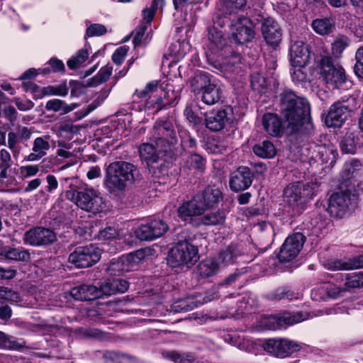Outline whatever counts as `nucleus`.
I'll return each mask as SVG.
<instances>
[{"mask_svg":"<svg viewBox=\"0 0 363 363\" xmlns=\"http://www.w3.org/2000/svg\"><path fill=\"white\" fill-rule=\"evenodd\" d=\"M169 229L168 225L162 220L152 219L141 224L135 234L140 240H152L162 236Z\"/></svg>","mask_w":363,"mask_h":363,"instance_id":"15","label":"nucleus"},{"mask_svg":"<svg viewBox=\"0 0 363 363\" xmlns=\"http://www.w3.org/2000/svg\"><path fill=\"white\" fill-rule=\"evenodd\" d=\"M348 44V39L345 36L342 35L337 38L332 43L331 49L333 56L335 57H339Z\"/></svg>","mask_w":363,"mask_h":363,"instance_id":"52","label":"nucleus"},{"mask_svg":"<svg viewBox=\"0 0 363 363\" xmlns=\"http://www.w3.org/2000/svg\"><path fill=\"white\" fill-rule=\"evenodd\" d=\"M225 215L223 211L210 212L201 218V223L205 225H218L224 223Z\"/></svg>","mask_w":363,"mask_h":363,"instance_id":"45","label":"nucleus"},{"mask_svg":"<svg viewBox=\"0 0 363 363\" xmlns=\"http://www.w3.org/2000/svg\"><path fill=\"white\" fill-rule=\"evenodd\" d=\"M65 197L78 208L93 214L99 213L106 208L104 199L93 188L69 189L65 191Z\"/></svg>","mask_w":363,"mask_h":363,"instance_id":"5","label":"nucleus"},{"mask_svg":"<svg viewBox=\"0 0 363 363\" xmlns=\"http://www.w3.org/2000/svg\"><path fill=\"white\" fill-rule=\"evenodd\" d=\"M334 22L328 18H317L312 22V28L319 35H328L333 32Z\"/></svg>","mask_w":363,"mask_h":363,"instance_id":"40","label":"nucleus"},{"mask_svg":"<svg viewBox=\"0 0 363 363\" xmlns=\"http://www.w3.org/2000/svg\"><path fill=\"white\" fill-rule=\"evenodd\" d=\"M204 302V299L199 298L198 296H189L174 302L172 305V310L175 313L187 312Z\"/></svg>","mask_w":363,"mask_h":363,"instance_id":"29","label":"nucleus"},{"mask_svg":"<svg viewBox=\"0 0 363 363\" xmlns=\"http://www.w3.org/2000/svg\"><path fill=\"white\" fill-rule=\"evenodd\" d=\"M355 59L354 72L358 77L363 79V47L357 50Z\"/></svg>","mask_w":363,"mask_h":363,"instance_id":"57","label":"nucleus"},{"mask_svg":"<svg viewBox=\"0 0 363 363\" xmlns=\"http://www.w3.org/2000/svg\"><path fill=\"white\" fill-rule=\"evenodd\" d=\"M69 89L66 83L55 86H48L44 88L43 92L45 95H57L65 96L68 94Z\"/></svg>","mask_w":363,"mask_h":363,"instance_id":"53","label":"nucleus"},{"mask_svg":"<svg viewBox=\"0 0 363 363\" xmlns=\"http://www.w3.org/2000/svg\"><path fill=\"white\" fill-rule=\"evenodd\" d=\"M250 85L253 90L259 93L263 92L268 86V82L260 72H254L251 75Z\"/></svg>","mask_w":363,"mask_h":363,"instance_id":"47","label":"nucleus"},{"mask_svg":"<svg viewBox=\"0 0 363 363\" xmlns=\"http://www.w3.org/2000/svg\"><path fill=\"white\" fill-rule=\"evenodd\" d=\"M220 267V264L216 259H206L197 265V274L202 279L211 277L218 272Z\"/></svg>","mask_w":363,"mask_h":363,"instance_id":"33","label":"nucleus"},{"mask_svg":"<svg viewBox=\"0 0 363 363\" xmlns=\"http://www.w3.org/2000/svg\"><path fill=\"white\" fill-rule=\"evenodd\" d=\"M140 179L141 175L135 165L125 161H116L107 167L104 185L110 193L118 194Z\"/></svg>","mask_w":363,"mask_h":363,"instance_id":"2","label":"nucleus"},{"mask_svg":"<svg viewBox=\"0 0 363 363\" xmlns=\"http://www.w3.org/2000/svg\"><path fill=\"white\" fill-rule=\"evenodd\" d=\"M347 291V288L344 286H337L333 284H329L326 287V293L328 296L333 298H337L342 295L344 292Z\"/></svg>","mask_w":363,"mask_h":363,"instance_id":"62","label":"nucleus"},{"mask_svg":"<svg viewBox=\"0 0 363 363\" xmlns=\"http://www.w3.org/2000/svg\"><path fill=\"white\" fill-rule=\"evenodd\" d=\"M113 67L111 65L102 67L96 75L86 80V85L96 86L106 82L112 74Z\"/></svg>","mask_w":363,"mask_h":363,"instance_id":"43","label":"nucleus"},{"mask_svg":"<svg viewBox=\"0 0 363 363\" xmlns=\"http://www.w3.org/2000/svg\"><path fill=\"white\" fill-rule=\"evenodd\" d=\"M196 196L205 211L217 206L223 200V194L216 185L206 186Z\"/></svg>","mask_w":363,"mask_h":363,"instance_id":"20","label":"nucleus"},{"mask_svg":"<svg viewBox=\"0 0 363 363\" xmlns=\"http://www.w3.org/2000/svg\"><path fill=\"white\" fill-rule=\"evenodd\" d=\"M13 164L10 152L6 149L0 150V182L4 181L9 177V171Z\"/></svg>","mask_w":363,"mask_h":363,"instance_id":"39","label":"nucleus"},{"mask_svg":"<svg viewBox=\"0 0 363 363\" xmlns=\"http://www.w3.org/2000/svg\"><path fill=\"white\" fill-rule=\"evenodd\" d=\"M209 43L206 51V57L209 65L218 71L225 70L228 67L235 63V60H239V56L232 55L229 58L224 56L230 53V49L226 47L227 40L223 38L221 32L212 29L208 33Z\"/></svg>","mask_w":363,"mask_h":363,"instance_id":"3","label":"nucleus"},{"mask_svg":"<svg viewBox=\"0 0 363 363\" xmlns=\"http://www.w3.org/2000/svg\"><path fill=\"white\" fill-rule=\"evenodd\" d=\"M211 82L209 74L203 71L196 72L189 79L190 86L196 95L201 94Z\"/></svg>","mask_w":363,"mask_h":363,"instance_id":"32","label":"nucleus"},{"mask_svg":"<svg viewBox=\"0 0 363 363\" xmlns=\"http://www.w3.org/2000/svg\"><path fill=\"white\" fill-rule=\"evenodd\" d=\"M158 88V81H152L143 90H136L134 95L139 98H145L155 92Z\"/></svg>","mask_w":363,"mask_h":363,"instance_id":"56","label":"nucleus"},{"mask_svg":"<svg viewBox=\"0 0 363 363\" xmlns=\"http://www.w3.org/2000/svg\"><path fill=\"white\" fill-rule=\"evenodd\" d=\"M0 255L7 259L15 262H29L30 253L27 249L22 247H12L11 246H2L0 247Z\"/></svg>","mask_w":363,"mask_h":363,"instance_id":"25","label":"nucleus"},{"mask_svg":"<svg viewBox=\"0 0 363 363\" xmlns=\"http://www.w3.org/2000/svg\"><path fill=\"white\" fill-rule=\"evenodd\" d=\"M263 348L277 357L284 358L299 351L301 347L287 339H269L263 344Z\"/></svg>","mask_w":363,"mask_h":363,"instance_id":"13","label":"nucleus"},{"mask_svg":"<svg viewBox=\"0 0 363 363\" xmlns=\"http://www.w3.org/2000/svg\"><path fill=\"white\" fill-rule=\"evenodd\" d=\"M361 166L360 163L357 161H354L345 167V173L346 174V179H351L354 178L358 174L357 167Z\"/></svg>","mask_w":363,"mask_h":363,"instance_id":"63","label":"nucleus"},{"mask_svg":"<svg viewBox=\"0 0 363 363\" xmlns=\"http://www.w3.org/2000/svg\"><path fill=\"white\" fill-rule=\"evenodd\" d=\"M199 259L198 249L187 240L182 241L169 253L167 262L172 267L195 263Z\"/></svg>","mask_w":363,"mask_h":363,"instance_id":"7","label":"nucleus"},{"mask_svg":"<svg viewBox=\"0 0 363 363\" xmlns=\"http://www.w3.org/2000/svg\"><path fill=\"white\" fill-rule=\"evenodd\" d=\"M308 318V315L303 312L291 313L288 311L278 315H271L263 319V323L267 330H277L298 323Z\"/></svg>","mask_w":363,"mask_h":363,"instance_id":"12","label":"nucleus"},{"mask_svg":"<svg viewBox=\"0 0 363 363\" xmlns=\"http://www.w3.org/2000/svg\"><path fill=\"white\" fill-rule=\"evenodd\" d=\"M262 37L267 45L277 47L282 39L281 30L278 23L271 17L263 18L261 23Z\"/></svg>","mask_w":363,"mask_h":363,"instance_id":"17","label":"nucleus"},{"mask_svg":"<svg viewBox=\"0 0 363 363\" xmlns=\"http://www.w3.org/2000/svg\"><path fill=\"white\" fill-rule=\"evenodd\" d=\"M305 236L301 233H296L289 236L281 245L278 258L281 262H288L295 259L300 252Z\"/></svg>","mask_w":363,"mask_h":363,"instance_id":"14","label":"nucleus"},{"mask_svg":"<svg viewBox=\"0 0 363 363\" xmlns=\"http://www.w3.org/2000/svg\"><path fill=\"white\" fill-rule=\"evenodd\" d=\"M118 230L113 226H106L99 232V240H108L118 238Z\"/></svg>","mask_w":363,"mask_h":363,"instance_id":"55","label":"nucleus"},{"mask_svg":"<svg viewBox=\"0 0 363 363\" xmlns=\"http://www.w3.org/2000/svg\"><path fill=\"white\" fill-rule=\"evenodd\" d=\"M113 282L112 281H107L101 284L99 287H97V291L99 292V298H102L104 296H110L116 294L115 289L113 286Z\"/></svg>","mask_w":363,"mask_h":363,"instance_id":"58","label":"nucleus"},{"mask_svg":"<svg viewBox=\"0 0 363 363\" xmlns=\"http://www.w3.org/2000/svg\"><path fill=\"white\" fill-rule=\"evenodd\" d=\"M363 267V255L347 262L337 260L333 262L332 268L338 270H349Z\"/></svg>","mask_w":363,"mask_h":363,"instance_id":"44","label":"nucleus"},{"mask_svg":"<svg viewBox=\"0 0 363 363\" xmlns=\"http://www.w3.org/2000/svg\"><path fill=\"white\" fill-rule=\"evenodd\" d=\"M128 48L122 46L117 48L112 55V60L116 65H121L124 61V59L128 53Z\"/></svg>","mask_w":363,"mask_h":363,"instance_id":"60","label":"nucleus"},{"mask_svg":"<svg viewBox=\"0 0 363 363\" xmlns=\"http://www.w3.org/2000/svg\"><path fill=\"white\" fill-rule=\"evenodd\" d=\"M240 255L241 252L238 247L231 245L220 252L217 261L220 266L226 267L234 263Z\"/></svg>","mask_w":363,"mask_h":363,"instance_id":"35","label":"nucleus"},{"mask_svg":"<svg viewBox=\"0 0 363 363\" xmlns=\"http://www.w3.org/2000/svg\"><path fill=\"white\" fill-rule=\"evenodd\" d=\"M302 186L299 184H290L284 191V201L289 206L294 207L298 206L301 199Z\"/></svg>","mask_w":363,"mask_h":363,"instance_id":"36","label":"nucleus"},{"mask_svg":"<svg viewBox=\"0 0 363 363\" xmlns=\"http://www.w3.org/2000/svg\"><path fill=\"white\" fill-rule=\"evenodd\" d=\"M291 78L294 82H303L307 80L308 74L303 70L305 67H293Z\"/></svg>","mask_w":363,"mask_h":363,"instance_id":"59","label":"nucleus"},{"mask_svg":"<svg viewBox=\"0 0 363 363\" xmlns=\"http://www.w3.org/2000/svg\"><path fill=\"white\" fill-rule=\"evenodd\" d=\"M232 39L238 44L250 42L255 37L253 25L250 18L242 16L231 22Z\"/></svg>","mask_w":363,"mask_h":363,"instance_id":"11","label":"nucleus"},{"mask_svg":"<svg viewBox=\"0 0 363 363\" xmlns=\"http://www.w3.org/2000/svg\"><path fill=\"white\" fill-rule=\"evenodd\" d=\"M139 153L142 160H143L147 167H153L156 160L164 154V152L158 151L156 145L152 143H145L140 145Z\"/></svg>","mask_w":363,"mask_h":363,"instance_id":"31","label":"nucleus"},{"mask_svg":"<svg viewBox=\"0 0 363 363\" xmlns=\"http://www.w3.org/2000/svg\"><path fill=\"white\" fill-rule=\"evenodd\" d=\"M104 269L110 276H119L125 272L121 257L111 259L105 264Z\"/></svg>","mask_w":363,"mask_h":363,"instance_id":"48","label":"nucleus"},{"mask_svg":"<svg viewBox=\"0 0 363 363\" xmlns=\"http://www.w3.org/2000/svg\"><path fill=\"white\" fill-rule=\"evenodd\" d=\"M247 0H220L217 4L218 11L224 16H230L243 11Z\"/></svg>","mask_w":363,"mask_h":363,"instance_id":"30","label":"nucleus"},{"mask_svg":"<svg viewBox=\"0 0 363 363\" xmlns=\"http://www.w3.org/2000/svg\"><path fill=\"white\" fill-rule=\"evenodd\" d=\"M152 166L153 167H148V169L155 177H160L162 175L167 174V165L165 160L162 158V156H160L158 160H156Z\"/></svg>","mask_w":363,"mask_h":363,"instance_id":"51","label":"nucleus"},{"mask_svg":"<svg viewBox=\"0 0 363 363\" xmlns=\"http://www.w3.org/2000/svg\"><path fill=\"white\" fill-rule=\"evenodd\" d=\"M280 111L289 134H311L313 130L310 105L304 98L292 91H284L281 94Z\"/></svg>","mask_w":363,"mask_h":363,"instance_id":"1","label":"nucleus"},{"mask_svg":"<svg viewBox=\"0 0 363 363\" xmlns=\"http://www.w3.org/2000/svg\"><path fill=\"white\" fill-rule=\"evenodd\" d=\"M162 356L175 363H192L196 360L195 356L191 352L166 351L162 353Z\"/></svg>","mask_w":363,"mask_h":363,"instance_id":"41","label":"nucleus"},{"mask_svg":"<svg viewBox=\"0 0 363 363\" xmlns=\"http://www.w3.org/2000/svg\"><path fill=\"white\" fill-rule=\"evenodd\" d=\"M101 250L94 245L77 247L68 257L69 263L78 268H86L96 264L101 258Z\"/></svg>","mask_w":363,"mask_h":363,"instance_id":"9","label":"nucleus"},{"mask_svg":"<svg viewBox=\"0 0 363 363\" xmlns=\"http://www.w3.org/2000/svg\"><path fill=\"white\" fill-rule=\"evenodd\" d=\"M349 113L335 103L330 106L325 117V124L329 127H340Z\"/></svg>","mask_w":363,"mask_h":363,"instance_id":"27","label":"nucleus"},{"mask_svg":"<svg viewBox=\"0 0 363 363\" xmlns=\"http://www.w3.org/2000/svg\"><path fill=\"white\" fill-rule=\"evenodd\" d=\"M201 94V101L207 105H213L218 103L222 96V89L213 82L208 86Z\"/></svg>","mask_w":363,"mask_h":363,"instance_id":"34","label":"nucleus"},{"mask_svg":"<svg viewBox=\"0 0 363 363\" xmlns=\"http://www.w3.org/2000/svg\"><path fill=\"white\" fill-rule=\"evenodd\" d=\"M289 55L292 67H305L310 59L308 45L301 40L294 42L291 46Z\"/></svg>","mask_w":363,"mask_h":363,"instance_id":"21","label":"nucleus"},{"mask_svg":"<svg viewBox=\"0 0 363 363\" xmlns=\"http://www.w3.org/2000/svg\"><path fill=\"white\" fill-rule=\"evenodd\" d=\"M184 114L186 119L194 125L201 123V118L198 116L193 111L192 106L187 105L184 111Z\"/></svg>","mask_w":363,"mask_h":363,"instance_id":"64","label":"nucleus"},{"mask_svg":"<svg viewBox=\"0 0 363 363\" xmlns=\"http://www.w3.org/2000/svg\"><path fill=\"white\" fill-rule=\"evenodd\" d=\"M206 150L213 154H222L228 147V142L224 139L213 138L209 139L206 143Z\"/></svg>","mask_w":363,"mask_h":363,"instance_id":"46","label":"nucleus"},{"mask_svg":"<svg viewBox=\"0 0 363 363\" xmlns=\"http://www.w3.org/2000/svg\"><path fill=\"white\" fill-rule=\"evenodd\" d=\"M253 152L257 156L262 158H272L277 154L274 144L269 140H264L254 145Z\"/></svg>","mask_w":363,"mask_h":363,"instance_id":"37","label":"nucleus"},{"mask_svg":"<svg viewBox=\"0 0 363 363\" xmlns=\"http://www.w3.org/2000/svg\"><path fill=\"white\" fill-rule=\"evenodd\" d=\"M254 174L250 169L245 166L239 167L232 172L229 179V186L234 192L247 189L252 184Z\"/></svg>","mask_w":363,"mask_h":363,"instance_id":"16","label":"nucleus"},{"mask_svg":"<svg viewBox=\"0 0 363 363\" xmlns=\"http://www.w3.org/2000/svg\"><path fill=\"white\" fill-rule=\"evenodd\" d=\"M318 68L320 76L328 84L339 87L345 83L347 77L344 69L337 64L335 65L329 55H320Z\"/></svg>","mask_w":363,"mask_h":363,"instance_id":"6","label":"nucleus"},{"mask_svg":"<svg viewBox=\"0 0 363 363\" xmlns=\"http://www.w3.org/2000/svg\"><path fill=\"white\" fill-rule=\"evenodd\" d=\"M204 211L202 204L195 195L190 201L184 202L179 206L177 214L182 220H187L193 216L201 215Z\"/></svg>","mask_w":363,"mask_h":363,"instance_id":"23","label":"nucleus"},{"mask_svg":"<svg viewBox=\"0 0 363 363\" xmlns=\"http://www.w3.org/2000/svg\"><path fill=\"white\" fill-rule=\"evenodd\" d=\"M89 53L86 50H80L75 56L67 61V66L71 69L79 68L88 58Z\"/></svg>","mask_w":363,"mask_h":363,"instance_id":"50","label":"nucleus"},{"mask_svg":"<svg viewBox=\"0 0 363 363\" xmlns=\"http://www.w3.org/2000/svg\"><path fill=\"white\" fill-rule=\"evenodd\" d=\"M361 143L357 130L348 131L340 142V148L344 153L354 154L362 147Z\"/></svg>","mask_w":363,"mask_h":363,"instance_id":"28","label":"nucleus"},{"mask_svg":"<svg viewBox=\"0 0 363 363\" xmlns=\"http://www.w3.org/2000/svg\"><path fill=\"white\" fill-rule=\"evenodd\" d=\"M232 123L230 113L225 109L213 110L206 115V127L211 131L223 130Z\"/></svg>","mask_w":363,"mask_h":363,"instance_id":"19","label":"nucleus"},{"mask_svg":"<svg viewBox=\"0 0 363 363\" xmlns=\"http://www.w3.org/2000/svg\"><path fill=\"white\" fill-rule=\"evenodd\" d=\"M352 190L345 181L341 184L340 190L330 196L327 211L331 216L340 218L345 214L351 202Z\"/></svg>","mask_w":363,"mask_h":363,"instance_id":"8","label":"nucleus"},{"mask_svg":"<svg viewBox=\"0 0 363 363\" xmlns=\"http://www.w3.org/2000/svg\"><path fill=\"white\" fill-rule=\"evenodd\" d=\"M144 257L145 255L142 250H137L134 252L121 256V259L123 264V268L125 272L133 270Z\"/></svg>","mask_w":363,"mask_h":363,"instance_id":"38","label":"nucleus"},{"mask_svg":"<svg viewBox=\"0 0 363 363\" xmlns=\"http://www.w3.org/2000/svg\"><path fill=\"white\" fill-rule=\"evenodd\" d=\"M335 104L347 111L348 113L355 111L358 106L356 98L352 96H344Z\"/></svg>","mask_w":363,"mask_h":363,"instance_id":"49","label":"nucleus"},{"mask_svg":"<svg viewBox=\"0 0 363 363\" xmlns=\"http://www.w3.org/2000/svg\"><path fill=\"white\" fill-rule=\"evenodd\" d=\"M150 140L155 143L158 151L172 156L178 143L174 124L168 120H157L149 134Z\"/></svg>","mask_w":363,"mask_h":363,"instance_id":"4","label":"nucleus"},{"mask_svg":"<svg viewBox=\"0 0 363 363\" xmlns=\"http://www.w3.org/2000/svg\"><path fill=\"white\" fill-rule=\"evenodd\" d=\"M107 30L104 25L94 23L91 25L86 29V35L89 37L94 35H101L106 33Z\"/></svg>","mask_w":363,"mask_h":363,"instance_id":"61","label":"nucleus"},{"mask_svg":"<svg viewBox=\"0 0 363 363\" xmlns=\"http://www.w3.org/2000/svg\"><path fill=\"white\" fill-rule=\"evenodd\" d=\"M50 139L49 135L35 138L32 145V152L26 155L24 160L27 162H35L45 157L50 149Z\"/></svg>","mask_w":363,"mask_h":363,"instance_id":"22","label":"nucleus"},{"mask_svg":"<svg viewBox=\"0 0 363 363\" xmlns=\"http://www.w3.org/2000/svg\"><path fill=\"white\" fill-rule=\"evenodd\" d=\"M57 240L55 233L48 228L35 227L25 232L23 241L32 247H46Z\"/></svg>","mask_w":363,"mask_h":363,"instance_id":"10","label":"nucleus"},{"mask_svg":"<svg viewBox=\"0 0 363 363\" xmlns=\"http://www.w3.org/2000/svg\"><path fill=\"white\" fill-rule=\"evenodd\" d=\"M262 124L264 130L272 136L279 137L283 133L281 120L276 113H264L262 116Z\"/></svg>","mask_w":363,"mask_h":363,"instance_id":"24","label":"nucleus"},{"mask_svg":"<svg viewBox=\"0 0 363 363\" xmlns=\"http://www.w3.org/2000/svg\"><path fill=\"white\" fill-rule=\"evenodd\" d=\"M20 141V137L16 132L10 131L8 133L7 146L12 151L14 157L19 152L18 143Z\"/></svg>","mask_w":363,"mask_h":363,"instance_id":"54","label":"nucleus"},{"mask_svg":"<svg viewBox=\"0 0 363 363\" xmlns=\"http://www.w3.org/2000/svg\"><path fill=\"white\" fill-rule=\"evenodd\" d=\"M71 296L76 300L91 301L99 298L97 286L92 284H82L72 289Z\"/></svg>","mask_w":363,"mask_h":363,"instance_id":"26","label":"nucleus"},{"mask_svg":"<svg viewBox=\"0 0 363 363\" xmlns=\"http://www.w3.org/2000/svg\"><path fill=\"white\" fill-rule=\"evenodd\" d=\"M76 107L77 105L75 104L67 105L65 101L58 99L49 100L45 105L47 111H61L62 114H66L74 110Z\"/></svg>","mask_w":363,"mask_h":363,"instance_id":"42","label":"nucleus"},{"mask_svg":"<svg viewBox=\"0 0 363 363\" xmlns=\"http://www.w3.org/2000/svg\"><path fill=\"white\" fill-rule=\"evenodd\" d=\"M206 159L201 155L190 152L182 157L180 170L187 175L203 173L206 169Z\"/></svg>","mask_w":363,"mask_h":363,"instance_id":"18","label":"nucleus"}]
</instances>
